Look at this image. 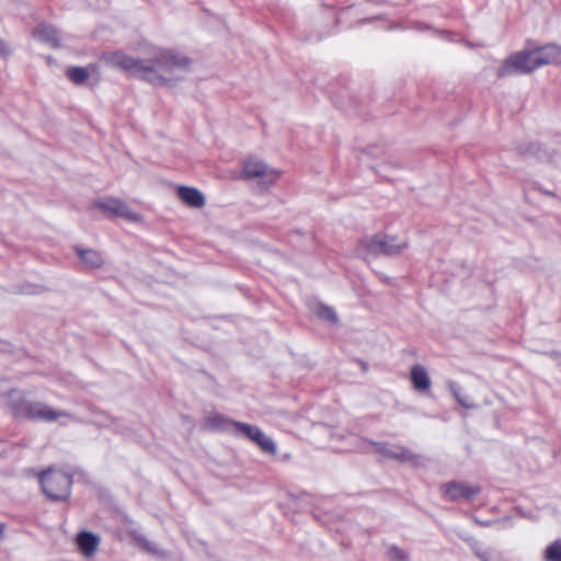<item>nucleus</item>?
I'll list each match as a JSON object with an SVG mask.
<instances>
[{
    "mask_svg": "<svg viewBox=\"0 0 561 561\" xmlns=\"http://www.w3.org/2000/svg\"><path fill=\"white\" fill-rule=\"evenodd\" d=\"M516 150L522 157H535L540 161H547L551 159V153L546 149L541 148L539 144H520L516 147Z\"/></svg>",
    "mask_w": 561,
    "mask_h": 561,
    "instance_id": "nucleus-17",
    "label": "nucleus"
},
{
    "mask_svg": "<svg viewBox=\"0 0 561 561\" xmlns=\"http://www.w3.org/2000/svg\"><path fill=\"white\" fill-rule=\"evenodd\" d=\"M43 492L53 501H65L70 496L72 477L58 470H47L39 474Z\"/></svg>",
    "mask_w": 561,
    "mask_h": 561,
    "instance_id": "nucleus-3",
    "label": "nucleus"
},
{
    "mask_svg": "<svg viewBox=\"0 0 561 561\" xmlns=\"http://www.w3.org/2000/svg\"><path fill=\"white\" fill-rule=\"evenodd\" d=\"M366 253L371 256H393L400 254L408 248L405 240L397 237L377 233L363 241Z\"/></svg>",
    "mask_w": 561,
    "mask_h": 561,
    "instance_id": "nucleus-5",
    "label": "nucleus"
},
{
    "mask_svg": "<svg viewBox=\"0 0 561 561\" xmlns=\"http://www.w3.org/2000/svg\"><path fill=\"white\" fill-rule=\"evenodd\" d=\"M386 554L390 561H410L408 552L394 545L388 547Z\"/></svg>",
    "mask_w": 561,
    "mask_h": 561,
    "instance_id": "nucleus-25",
    "label": "nucleus"
},
{
    "mask_svg": "<svg viewBox=\"0 0 561 561\" xmlns=\"http://www.w3.org/2000/svg\"><path fill=\"white\" fill-rule=\"evenodd\" d=\"M252 442L255 443L265 454L275 456L277 453L276 443L271 437L266 436L261 428L257 431V434H255Z\"/></svg>",
    "mask_w": 561,
    "mask_h": 561,
    "instance_id": "nucleus-19",
    "label": "nucleus"
},
{
    "mask_svg": "<svg viewBox=\"0 0 561 561\" xmlns=\"http://www.w3.org/2000/svg\"><path fill=\"white\" fill-rule=\"evenodd\" d=\"M130 536L134 539V541L149 554H152L154 557H164L165 556L163 550L161 548H159V546L156 542L149 540L145 535H142L138 531H131Z\"/></svg>",
    "mask_w": 561,
    "mask_h": 561,
    "instance_id": "nucleus-18",
    "label": "nucleus"
},
{
    "mask_svg": "<svg viewBox=\"0 0 561 561\" xmlns=\"http://www.w3.org/2000/svg\"><path fill=\"white\" fill-rule=\"evenodd\" d=\"M232 432L236 435H240L243 437H247L248 439L252 440L255 434H257V431L260 430L256 425H251L242 422H233L232 423Z\"/></svg>",
    "mask_w": 561,
    "mask_h": 561,
    "instance_id": "nucleus-22",
    "label": "nucleus"
},
{
    "mask_svg": "<svg viewBox=\"0 0 561 561\" xmlns=\"http://www.w3.org/2000/svg\"><path fill=\"white\" fill-rule=\"evenodd\" d=\"M176 193L180 199L190 207L202 208L205 205V196L195 187L179 186Z\"/></svg>",
    "mask_w": 561,
    "mask_h": 561,
    "instance_id": "nucleus-12",
    "label": "nucleus"
},
{
    "mask_svg": "<svg viewBox=\"0 0 561 561\" xmlns=\"http://www.w3.org/2000/svg\"><path fill=\"white\" fill-rule=\"evenodd\" d=\"M66 75L76 84H83L89 78V72L84 67H70Z\"/></svg>",
    "mask_w": 561,
    "mask_h": 561,
    "instance_id": "nucleus-23",
    "label": "nucleus"
},
{
    "mask_svg": "<svg viewBox=\"0 0 561 561\" xmlns=\"http://www.w3.org/2000/svg\"><path fill=\"white\" fill-rule=\"evenodd\" d=\"M9 407L15 417L28 420H41L45 422H55L61 416L75 419L72 414L61 410H54L49 405L39 401H30L25 396L12 390L9 393Z\"/></svg>",
    "mask_w": 561,
    "mask_h": 561,
    "instance_id": "nucleus-2",
    "label": "nucleus"
},
{
    "mask_svg": "<svg viewBox=\"0 0 561 561\" xmlns=\"http://www.w3.org/2000/svg\"><path fill=\"white\" fill-rule=\"evenodd\" d=\"M9 54V49L3 41L0 39V56H5Z\"/></svg>",
    "mask_w": 561,
    "mask_h": 561,
    "instance_id": "nucleus-27",
    "label": "nucleus"
},
{
    "mask_svg": "<svg viewBox=\"0 0 561 561\" xmlns=\"http://www.w3.org/2000/svg\"><path fill=\"white\" fill-rule=\"evenodd\" d=\"M472 552L481 561H506L502 551L484 547L482 542L473 540L470 545Z\"/></svg>",
    "mask_w": 561,
    "mask_h": 561,
    "instance_id": "nucleus-13",
    "label": "nucleus"
},
{
    "mask_svg": "<svg viewBox=\"0 0 561 561\" xmlns=\"http://www.w3.org/2000/svg\"><path fill=\"white\" fill-rule=\"evenodd\" d=\"M410 379L413 385V388L417 391H427L431 388V379L427 370L416 364L413 365L410 370Z\"/></svg>",
    "mask_w": 561,
    "mask_h": 561,
    "instance_id": "nucleus-15",
    "label": "nucleus"
},
{
    "mask_svg": "<svg viewBox=\"0 0 561 561\" xmlns=\"http://www.w3.org/2000/svg\"><path fill=\"white\" fill-rule=\"evenodd\" d=\"M233 422L220 413H211L206 419L208 427L219 431H230Z\"/></svg>",
    "mask_w": 561,
    "mask_h": 561,
    "instance_id": "nucleus-20",
    "label": "nucleus"
},
{
    "mask_svg": "<svg viewBox=\"0 0 561 561\" xmlns=\"http://www.w3.org/2000/svg\"><path fill=\"white\" fill-rule=\"evenodd\" d=\"M448 389L451 392L453 397L457 401L459 405H461L465 409L471 410L474 409L477 405L469 401V398L461 393V389L459 385L455 381H448Z\"/></svg>",
    "mask_w": 561,
    "mask_h": 561,
    "instance_id": "nucleus-21",
    "label": "nucleus"
},
{
    "mask_svg": "<svg viewBox=\"0 0 561 561\" xmlns=\"http://www.w3.org/2000/svg\"><path fill=\"white\" fill-rule=\"evenodd\" d=\"M93 206L103 210L104 213L113 214L117 217L126 218L129 221L136 222L140 220V215L133 211L125 202L119 198L106 197L98 199Z\"/></svg>",
    "mask_w": 561,
    "mask_h": 561,
    "instance_id": "nucleus-7",
    "label": "nucleus"
},
{
    "mask_svg": "<svg viewBox=\"0 0 561 561\" xmlns=\"http://www.w3.org/2000/svg\"><path fill=\"white\" fill-rule=\"evenodd\" d=\"M75 252L81 262L90 268H100L104 264V259L99 251L76 245Z\"/></svg>",
    "mask_w": 561,
    "mask_h": 561,
    "instance_id": "nucleus-16",
    "label": "nucleus"
},
{
    "mask_svg": "<svg viewBox=\"0 0 561 561\" xmlns=\"http://www.w3.org/2000/svg\"><path fill=\"white\" fill-rule=\"evenodd\" d=\"M316 313L320 319L330 321V322H336L337 316L333 308L325 306V305H319L316 309Z\"/></svg>",
    "mask_w": 561,
    "mask_h": 561,
    "instance_id": "nucleus-26",
    "label": "nucleus"
},
{
    "mask_svg": "<svg viewBox=\"0 0 561 561\" xmlns=\"http://www.w3.org/2000/svg\"><path fill=\"white\" fill-rule=\"evenodd\" d=\"M242 175L244 179H260L261 184L268 186L277 181L280 172L260 159L249 158L243 163Z\"/></svg>",
    "mask_w": 561,
    "mask_h": 561,
    "instance_id": "nucleus-6",
    "label": "nucleus"
},
{
    "mask_svg": "<svg viewBox=\"0 0 561 561\" xmlns=\"http://www.w3.org/2000/svg\"><path fill=\"white\" fill-rule=\"evenodd\" d=\"M113 66L130 76L145 80L153 85H167L182 80L191 68V59L172 49L156 47L146 58H135L123 53L111 57Z\"/></svg>",
    "mask_w": 561,
    "mask_h": 561,
    "instance_id": "nucleus-1",
    "label": "nucleus"
},
{
    "mask_svg": "<svg viewBox=\"0 0 561 561\" xmlns=\"http://www.w3.org/2000/svg\"><path fill=\"white\" fill-rule=\"evenodd\" d=\"M376 451L386 458L394 459L401 462H411L417 465L420 456L411 451L409 448L392 445L389 443L371 442Z\"/></svg>",
    "mask_w": 561,
    "mask_h": 561,
    "instance_id": "nucleus-9",
    "label": "nucleus"
},
{
    "mask_svg": "<svg viewBox=\"0 0 561 561\" xmlns=\"http://www.w3.org/2000/svg\"><path fill=\"white\" fill-rule=\"evenodd\" d=\"M446 499L453 502L466 501L470 502L473 497L481 492V486L478 484L468 485L457 481H450L442 486Z\"/></svg>",
    "mask_w": 561,
    "mask_h": 561,
    "instance_id": "nucleus-8",
    "label": "nucleus"
},
{
    "mask_svg": "<svg viewBox=\"0 0 561 561\" xmlns=\"http://www.w3.org/2000/svg\"><path fill=\"white\" fill-rule=\"evenodd\" d=\"M76 541L81 552L90 557L95 553L100 538L91 531L82 530L77 535Z\"/></svg>",
    "mask_w": 561,
    "mask_h": 561,
    "instance_id": "nucleus-14",
    "label": "nucleus"
},
{
    "mask_svg": "<svg viewBox=\"0 0 561 561\" xmlns=\"http://www.w3.org/2000/svg\"><path fill=\"white\" fill-rule=\"evenodd\" d=\"M537 70L529 48L511 54L504 59L496 69V77L502 79L506 77L528 75Z\"/></svg>",
    "mask_w": 561,
    "mask_h": 561,
    "instance_id": "nucleus-4",
    "label": "nucleus"
},
{
    "mask_svg": "<svg viewBox=\"0 0 561 561\" xmlns=\"http://www.w3.org/2000/svg\"><path fill=\"white\" fill-rule=\"evenodd\" d=\"M529 49L537 69L546 65L561 66V46L551 43Z\"/></svg>",
    "mask_w": 561,
    "mask_h": 561,
    "instance_id": "nucleus-10",
    "label": "nucleus"
},
{
    "mask_svg": "<svg viewBox=\"0 0 561 561\" xmlns=\"http://www.w3.org/2000/svg\"><path fill=\"white\" fill-rule=\"evenodd\" d=\"M545 561H561V539H556L547 546L543 552Z\"/></svg>",
    "mask_w": 561,
    "mask_h": 561,
    "instance_id": "nucleus-24",
    "label": "nucleus"
},
{
    "mask_svg": "<svg viewBox=\"0 0 561 561\" xmlns=\"http://www.w3.org/2000/svg\"><path fill=\"white\" fill-rule=\"evenodd\" d=\"M34 35L43 43L50 45L53 48H58L61 44L60 32L49 24H39L34 30Z\"/></svg>",
    "mask_w": 561,
    "mask_h": 561,
    "instance_id": "nucleus-11",
    "label": "nucleus"
}]
</instances>
